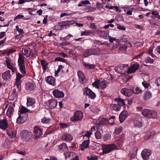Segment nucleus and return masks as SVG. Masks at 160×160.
<instances>
[{
  "label": "nucleus",
  "mask_w": 160,
  "mask_h": 160,
  "mask_svg": "<svg viewBox=\"0 0 160 160\" xmlns=\"http://www.w3.org/2000/svg\"><path fill=\"white\" fill-rule=\"evenodd\" d=\"M13 66V64L11 63L10 64L7 65V67L8 68L11 70L13 72H14L16 70V68Z\"/></svg>",
  "instance_id": "obj_39"
},
{
  "label": "nucleus",
  "mask_w": 160,
  "mask_h": 160,
  "mask_svg": "<svg viewBox=\"0 0 160 160\" xmlns=\"http://www.w3.org/2000/svg\"><path fill=\"white\" fill-rule=\"evenodd\" d=\"M40 62L43 69L46 70L48 68V63L43 59L41 60Z\"/></svg>",
  "instance_id": "obj_28"
},
{
  "label": "nucleus",
  "mask_w": 160,
  "mask_h": 160,
  "mask_svg": "<svg viewBox=\"0 0 160 160\" xmlns=\"http://www.w3.org/2000/svg\"><path fill=\"white\" fill-rule=\"evenodd\" d=\"M102 146L103 155L109 153L112 150L116 149L117 147V146L114 143L103 144H102Z\"/></svg>",
  "instance_id": "obj_3"
},
{
  "label": "nucleus",
  "mask_w": 160,
  "mask_h": 160,
  "mask_svg": "<svg viewBox=\"0 0 160 160\" xmlns=\"http://www.w3.org/2000/svg\"><path fill=\"white\" fill-rule=\"evenodd\" d=\"M17 94L18 92H17L16 89H14L12 93V96L14 98L16 97L17 96Z\"/></svg>",
  "instance_id": "obj_63"
},
{
  "label": "nucleus",
  "mask_w": 160,
  "mask_h": 160,
  "mask_svg": "<svg viewBox=\"0 0 160 160\" xmlns=\"http://www.w3.org/2000/svg\"><path fill=\"white\" fill-rule=\"evenodd\" d=\"M78 75L79 78V81L81 83L84 84L86 83L84 81L85 77H84L83 72L81 71L78 72Z\"/></svg>",
  "instance_id": "obj_20"
},
{
  "label": "nucleus",
  "mask_w": 160,
  "mask_h": 160,
  "mask_svg": "<svg viewBox=\"0 0 160 160\" xmlns=\"http://www.w3.org/2000/svg\"><path fill=\"white\" fill-rule=\"evenodd\" d=\"M72 35H71L70 34H69V35H68L66 37H64V38H62L60 37V40L62 41H66L67 40H68L70 37H72Z\"/></svg>",
  "instance_id": "obj_48"
},
{
  "label": "nucleus",
  "mask_w": 160,
  "mask_h": 160,
  "mask_svg": "<svg viewBox=\"0 0 160 160\" xmlns=\"http://www.w3.org/2000/svg\"><path fill=\"white\" fill-rule=\"evenodd\" d=\"M19 115H21V117L24 122L28 120V115L27 113H21L19 114Z\"/></svg>",
  "instance_id": "obj_35"
},
{
  "label": "nucleus",
  "mask_w": 160,
  "mask_h": 160,
  "mask_svg": "<svg viewBox=\"0 0 160 160\" xmlns=\"http://www.w3.org/2000/svg\"><path fill=\"white\" fill-rule=\"evenodd\" d=\"M100 82L99 80H97L93 82L92 84V85L95 87L96 88L98 89L100 87Z\"/></svg>",
  "instance_id": "obj_37"
},
{
  "label": "nucleus",
  "mask_w": 160,
  "mask_h": 160,
  "mask_svg": "<svg viewBox=\"0 0 160 160\" xmlns=\"http://www.w3.org/2000/svg\"><path fill=\"white\" fill-rule=\"evenodd\" d=\"M58 104V102L53 99H50L46 102V105L50 109H53L55 108Z\"/></svg>",
  "instance_id": "obj_11"
},
{
  "label": "nucleus",
  "mask_w": 160,
  "mask_h": 160,
  "mask_svg": "<svg viewBox=\"0 0 160 160\" xmlns=\"http://www.w3.org/2000/svg\"><path fill=\"white\" fill-rule=\"evenodd\" d=\"M8 134L9 136H10L12 138L15 137L16 135L15 133L13 132H12L11 130L8 131Z\"/></svg>",
  "instance_id": "obj_55"
},
{
  "label": "nucleus",
  "mask_w": 160,
  "mask_h": 160,
  "mask_svg": "<svg viewBox=\"0 0 160 160\" xmlns=\"http://www.w3.org/2000/svg\"><path fill=\"white\" fill-rule=\"evenodd\" d=\"M89 1L88 0H84L81 2L78 5V7H81L84 6V5L88 4H90Z\"/></svg>",
  "instance_id": "obj_43"
},
{
  "label": "nucleus",
  "mask_w": 160,
  "mask_h": 160,
  "mask_svg": "<svg viewBox=\"0 0 160 160\" xmlns=\"http://www.w3.org/2000/svg\"><path fill=\"white\" fill-rule=\"evenodd\" d=\"M8 127V122L6 119L4 118L0 120V128L2 130H6Z\"/></svg>",
  "instance_id": "obj_14"
},
{
  "label": "nucleus",
  "mask_w": 160,
  "mask_h": 160,
  "mask_svg": "<svg viewBox=\"0 0 160 160\" xmlns=\"http://www.w3.org/2000/svg\"><path fill=\"white\" fill-rule=\"evenodd\" d=\"M154 134L155 133L153 132H151L150 133L149 132L144 137V139H149L151 137L154 135Z\"/></svg>",
  "instance_id": "obj_46"
},
{
  "label": "nucleus",
  "mask_w": 160,
  "mask_h": 160,
  "mask_svg": "<svg viewBox=\"0 0 160 160\" xmlns=\"http://www.w3.org/2000/svg\"><path fill=\"white\" fill-rule=\"evenodd\" d=\"M22 75L19 72L16 73V82H19L21 79L22 78Z\"/></svg>",
  "instance_id": "obj_47"
},
{
  "label": "nucleus",
  "mask_w": 160,
  "mask_h": 160,
  "mask_svg": "<svg viewBox=\"0 0 160 160\" xmlns=\"http://www.w3.org/2000/svg\"><path fill=\"white\" fill-rule=\"evenodd\" d=\"M81 36H87L90 35L92 32L89 30H85L84 31H81Z\"/></svg>",
  "instance_id": "obj_42"
},
{
  "label": "nucleus",
  "mask_w": 160,
  "mask_h": 160,
  "mask_svg": "<svg viewBox=\"0 0 160 160\" xmlns=\"http://www.w3.org/2000/svg\"><path fill=\"white\" fill-rule=\"evenodd\" d=\"M107 81L104 80L100 82V86L101 88H105L107 87Z\"/></svg>",
  "instance_id": "obj_41"
},
{
  "label": "nucleus",
  "mask_w": 160,
  "mask_h": 160,
  "mask_svg": "<svg viewBox=\"0 0 160 160\" xmlns=\"http://www.w3.org/2000/svg\"><path fill=\"white\" fill-rule=\"evenodd\" d=\"M94 43L99 45H104L105 44L104 42H102L101 41L97 40L94 41Z\"/></svg>",
  "instance_id": "obj_58"
},
{
  "label": "nucleus",
  "mask_w": 160,
  "mask_h": 160,
  "mask_svg": "<svg viewBox=\"0 0 160 160\" xmlns=\"http://www.w3.org/2000/svg\"><path fill=\"white\" fill-rule=\"evenodd\" d=\"M45 80L49 84L54 86L56 85L55 78L54 77L52 76H49L45 78Z\"/></svg>",
  "instance_id": "obj_16"
},
{
  "label": "nucleus",
  "mask_w": 160,
  "mask_h": 160,
  "mask_svg": "<svg viewBox=\"0 0 160 160\" xmlns=\"http://www.w3.org/2000/svg\"><path fill=\"white\" fill-rule=\"evenodd\" d=\"M95 134L96 138L97 139H99L101 138V134L99 131H97Z\"/></svg>",
  "instance_id": "obj_57"
},
{
  "label": "nucleus",
  "mask_w": 160,
  "mask_h": 160,
  "mask_svg": "<svg viewBox=\"0 0 160 160\" xmlns=\"http://www.w3.org/2000/svg\"><path fill=\"white\" fill-rule=\"evenodd\" d=\"M128 67V64H121L115 67L114 70L116 72L121 74L123 73L125 70V68Z\"/></svg>",
  "instance_id": "obj_6"
},
{
  "label": "nucleus",
  "mask_w": 160,
  "mask_h": 160,
  "mask_svg": "<svg viewBox=\"0 0 160 160\" xmlns=\"http://www.w3.org/2000/svg\"><path fill=\"white\" fill-rule=\"evenodd\" d=\"M128 112L126 111H123L120 114L119 116L120 121L122 122L128 116Z\"/></svg>",
  "instance_id": "obj_19"
},
{
  "label": "nucleus",
  "mask_w": 160,
  "mask_h": 160,
  "mask_svg": "<svg viewBox=\"0 0 160 160\" xmlns=\"http://www.w3.org/2000/svg\"><path fill=\"white\" fill-rule=\"evenodd\" d=\"M83 117V112L80 111H77L74 113L73 116L71 118V120L72 122L78 121L81 120Z\"/></svg>",
  "instance_id": "obj_5"
},
{
  "label": "nucleus",
  "mask_w": 160,
  "mask_h": 160,
  "mask_svg": "<svg viewBox=\"0 0 160 160\" xmlns=\"http://www.w3.org/2000/svg\"><path fill=\"white\" fill-rule=\"evenodd\" d=\"M89 108L90 111L94 113H97V111L100 110V109L95 107H90Z\"/></svg>",
  "instance_id": "obj_44"
},
{
  "label": "nucleus",
  "mask_w": 160,
  "mask_h": 160,
  "mask_svg": "<svg viewBox=\"0 0 160 160\" xmlns=\"http://www.w3.org/2000/svg\"><path fill=\"white\" fill-rule=\"evenodd\" d=\"M142 84L144 87L145 88H148L150 85L149 83H147L145 81L142 82Z\"/></svg>",
  "instance_id": "obj_61"
},
{
  "label": "nucleus",
  "mask_w": 160,
  "mask_h": 160,
  "mask_svg": "<svg viewBox=\"0 0 160 160\" xmlns=\"http://www.w3.org/2000/svg\"><path fill=\"white\" fill-rule=\"evenodd\" d=\"M10 72V71L8 70L2 73V77L4 81L8 80L11 79V75Z\"/></svg>",
  "instance_id": "obj_17"
},
{
  "label": "nucleus",
  "mask_w": 160,
  "mask_h": 160,
  "mask_svg": "<svg viewBox=\"0 0 160 160\" xmlns=\"http://www.w3.org/2000/svg\"><path fill=\"white\" fill-rule=\"evenodd\" d=\"M152 93L149 91H145L144 93L143 99L145 101H148L151 98Z\"/></svg>",
  "instance_id": "obj_22"
},
{
  "label": "nucleus",
  "mask_w": 160,
  "mask_h": 160,
  "mask_svg": "<svg viewBox=\"0 0 160 160\" xmlns=\"http://www.w3.org/2000/svg\"><path fill=\"white\" fill-rule=\"evenodd\" d=\"M68 149V147L65 143H62V144L58 146V149L60 150H64Z\"/></svg>",
  "instance_id": "obj_38"
},
{
  "label": "nucleus",
  "mask_w": 160,
  "mask_h": 160,
  "mask_svg": "<svg viewBox=\"0 0 160 160\" xmlns=\"http://www.w3.org/2000/svg\"><path fill=\"white\" fill-rule=\"evenodd\" d=\"M99 124L101 125L107 124L108 122V119L104 118L99 119Z\"/></svg>",
  "instance_id": "obj_32"
},
{
  "label": "nucleus",
  "mask_w": 160,
  "mask_h": 160,
  "mask_svg": "<svg viewBox=\"0 0 160 160\" xmlns=\"http://www.w3.org/2000/svg\"><path fill=\"white\" fill-rule=\"evenodd\" d=\"M26 89L29 91H32L34 89V86L33 84L30 82H27L26 83Z\"/></svg>",
  "instance_id": "obj_29"
},
{
  "label": "nucleus",
  "mask_w": 160,
  "mask_h": 160,
  "mask_svg": "<svg viewBox=\"0 0 160 160\" xmlns=\"http://www.w3.org/2000/svg\"><path fill=\"white\" fill-rule=\"evenodd\" d=\"M30 111V110H29L28 109L25 107L23 106H22L19 111V112H20V114L22 113L24 114V113H26L27 112H29V113H32L34 112L32 111Z\"/></svg>",
  "instance_id": "obj_26"
},
{
  "label": "nucleus",
  "mask_w": 160,
  "mask_h": 160,
  "mask_svg": "<svg viewBox=\"0 0 160 160\" xmlns=\"http://www.w3.org/2000/svg\"><path fill=\"white\" fill-rule=\"evenodd\" d=\"M110 108L111 111H114L115 112L118 111L121 109L120 106L117 104H111L110 106Z\"/></svg>",
  "instance_id": "obj_25"
},
{
  "label": "nucleus",
  "mask_w": 160,
  "mask_h": 160,
  "mask_svg": "<svg viewBox=\"0 0 160 160\" xmlns=\"http://www.w3.org/2000/svg\"><path fill=\"white\" fill-rule=\"evenodd\" d=\"M139 67V65L138 63L132 64L131 67L128 69L127 71L128 73H132L138 70Z\"/></svg>",
  "instance_id": "obj_12"
},
{
  "label": "nucleus",
  "mask_w": 160,
  "mask_h": 160,
  "mask_svg": "<svg viewBox=\"0 0 160 160\" xmlns=\"http://www.w3.org/2000/svg\"><path fill=\"white\" fill-rule=\"evenodd\" d=\"M35 98L30 97L27 98V105L28 107H30L32 106L35 103Z\"/></svg>",
  "instance_id": "obj_24"
},
{
  "label": "nucleus",
  "mask_w": 160,
  "mask_h": 160,
  "mask_svg": "<svg viewBox=\"0 0 160 160\" xmlns=\"http://www.w3.org/2000/svg\"><path fill=\"white\" fill-rule=\"evenodd\" d=\"M75 21L73 20L66 21H65L59 22L58 24L60 25L61 29H65L67 28V26L74 23Z\"/></svg>",
  "instance_id": "obj_7"
},
{
  "label": "nucleus",
  "mask_w": 160,
  "mask_h": 160,
  "mask_svg": "<svg viewBox=\"0 0 160 160\" xmlns=\"http://www.w3.org/2000/svg\"><path fill=\"white\" fill-rule=\"evenodd\" d=\"M142 91L138 87H133L132 89H128L126 88H122L121 90V92L125 96L129 97L133 93L136 94H139L142 92Z\"/></svg>",
  "instance_id": "obj_1"
},
{
  "label": "nucleus",
  "mask_w": 160,
  "mask_h": 160,
  "mask_svg": "<svg viewBox=\"0 0 160 160\" xmlns=\"http://www.w3.org/2000/svg\"><path fill=\"white\" fill-rule=\"evenodd\" d=\"M15 50H14L13 49H9L7 50H6L4 52V54L7 55V56H9L11 53L13 52L14 51H15Z\"/></svg>",
  "instance_id": "obj_45"
},
{
  "label": "nucleus",
  "mask_w": 160,
  "mask_h": 160,
  "mask_svg": "<svg viewBox=\"0 0 160 160\" xmlns=\"http://www.w3.org/2000/svg\"><path fill=\"white\" fill-rule=\"evenodd\" d=\"M122 127L119 126L115 128L114 133L115 134H119L122 131Z\"/></svg>",
  "instance_id": "obj_36"
},
{
  "label": "nucleus",
  "mask_w": 160,
  "mask_h": 160,
  "mask_svg": "<svg viewBox=\"0 0 160 160\" xmlns=\"http://www.w3.org/2000/svg\"><path fill=\"white\" fill-rule=\"evenodd\" d=\"M156 19H151L148 20L150 24L152 26H159L158 24L156 23Z\"/></svg>",
  "instance_id": "obj_40"
},
{
  "label": "nucleus",
  "mask_w": 160,
  "mask_h": 160,
  "mask_svg": "<svg viewBox=\"0 0 160 160\" xmlns=\"http://www.w3.org/2000/svg\"><path fill=\"white\" fill-rule=\"evenodd\" d=\"M72 139V135L68 133H65L62 136V140L63 141L70 142L71 141Z\"/></svg>",
  "instance_id": "obj_21"
},
{
  "label": "nucleus",
  "mask_w": 160,
  "mask_h": 160,
  "mask_svg": "<svg viewBox=\"0 0 160 160\" xmlns=\"http://www.w3.org/2000/svg\"><path fill=\"white\" fill-rule=\"evenodd\" d=\"M16 28L17 31L20 34L23 33H24L23 29L20 28H19L18 26H16Z\"/></svg>",
  "instance_id": "obj_59"
},
{
  "label": "nucleus",
  "mask_w": 160,
  "mask_h": 160,
  "mask_svg": "<svg viewBox=\"0 0 160 160\" xmlns=\"http://www.w3.org/2000/svg\"><path fill=\"white\" fill-rule=\"evenodd\" d=\"M142 114L146 118H155L157 117V113L154 110L144 109L142 111Z\"/></svg>",
  "instance_id": "obj_4"
},
{
  "label": "nucleus",
  "mask_w": 160,
  "mask_h": 160,
  "mask_svg": "<svg viewBox=\"0 0 160 160\" xmlns=\"http://www.w3.org/2000/svg\"><path fill=\"white\" fill-rule=\"evenodd\" d=\"M25 58L23 55H22L21 53L19 54L18 60V66L25 65L24 62Z\"/></svg>",
  "instance_id": "obj_23"
},
{
  "label": "nucleus",
  "mask_w": 160,
  "mask_h": 160,
  "mask_svg": "<svg viewBox=\"0 0 160 160\" xmlns=\"http://www.w3.org/2000/svg\"><path fill=\"white\" fill-rule=\"evenodd\" d=\"M114 101L117 102V104L118 105L120 108L122 106H124L125 105V103L123 99L119 98H116L114 99Z\"/></svg>",
  "instance_id": "obj_27"
},
{
  "label": "nucleus",
  "mask_w": 160,
  "mask_h": 160,
  "mask_svg": "<svg viewBox=\"0 0 160 160\" xmlns=\"http://www.w3.org/2000/svg\"><path fill=\"white\" fill-rule=\"evenodd\" d=\"M90 140L88 139V140L84 141L82 143V146L83 147L87 148L89 147Z\"/></svg>",
  "instance_id": "obj_34"
},
{
  "label": "nucleus",
  "mask_w": 160,
  "mask_h": 160,
  "mask_svg": "<svg viewBox=\"0 0 160 160\" xmlns=\"http://www.w3.org/2000/svg\"><path fill=\"white\" fill-rule=\"evenodd\" d=\"M19 70L22 74H25L26 72L25 65L18 66Z\"/></svg>",
  "instance_id": "obj_33"
},
{
  "label": "nucleus",
  "mask_w": 160,
  "mask_h": 160,
  "mask_svg": "<svg viewBox=\"0 0 160 160\" xmlns=\"http://www.w3.org/2000/svg\"><path fill=\"white\" fill-rule=\"evenodd\" d=\"M14 110V109L12 106H11L9 107L7 111V115L9 117H11Z\"/></svg>",
  "instance_id": "obj_30"
},
{
  "label": "nucleus",
  "mask_w": 160,
  "mask_h": 160,
  "mask_svg": "<svg viewBox=\"0 0 160 160\" xmlns=\"http://www.w3.org/2000/svg\"><path fill=\"white\" fill-rule=\"evenodd\" d=\"M88 160H96L97 157L95 156L91 155L90 157H88Z\"/></svg>",
  "instance_id": "obj_64"
},
{
  "label": "nucleus",
  "mask_w": 160,
  "mask_h": 160,
  "mask_svg": "<svg viewBox=\"0 0 160 160\" xmlns=\"http://www.w3.org/2000/svg\"><path fill=\"white\" fill-rule=\"evenodd\" d=\"M54 61L55 62L60 61L62 62H65L66 61V60L61 57H58L54 59Z\"/></svg>",
  "instance_id": "obj_53"
},
{
  "label": "nucleus",
  "mask_w": 160,
  "mask_h": 160,
  "mask_svg": "<svg viewBox=\"0 0 160 160\" xmlns=\"http://www.w3.org/2000/svg\"><path fill=\"white\" fill-rule=\"evenodd\" d=\"M111 138V135L109 134H106L104 136V140H107L108 139H110Z\"/></svg>",
  "instance_id": "obj_60"
},
{
  "label": "nucleus",
  "mask_w": 160,
  "mask_h": 160,
  "mask_svg": "<svg viewBox=\"0 0 160 160\" xmlns=\"http://www.w3.org/2000/svg\"><path fill=\"white\" fill-rule=\"evenodd\" d=\"M64 68V67L62 66V65H60L58 66V69L57 71H56L55 72V76H56L58 73L60 72L61 69H62Z\"/></svg>",
  "instance_id": "obj_56"
},
{
  "label": "nucleus",
  "mask_w": 160,
  "mask_h": 160,
  "mask_svg": "<svg viewBox=\"0 0 160 160\" xmlns=\"http://www.w3.org/2000/svg\"><path fill=\"white\" fill-rule=\"evenodd\" d=\"M50 119L48 118H47L46 117L43 118L41 120V122L43 123H48L50 122Z\"/></svg>",
  "instance_id": "obj_49"
},
{
  "label": "nucleus",
  "mask_w": 160,
  "mask_h": 160,
  "mask_svg": "<svg viewBox=\"0 0 160 160\" xmlns=\"http://www.w3.org/2000/svg\"><path fill=\"white\" fill-rule=\"evenodd\" d=\"M134 123L135 125L136 126H137L139 127H140L142 126V123L140 121L138 120H135L134 121Z\"/></svg>",
  "instance_id": "obj_54"
},
{
  "label": "nucleus",
  "mask_w": 160,
  "mask_h": 160,
  "mask_svg": "<svg viewBox=\"0 0 160 160\" xmlns=\"http://www.w3.org/2000/svg\"><path fill=\"white\" fill-rule=\"evenodd\" d=\"M101 49L99 48H90L84 50L83 53V57L84 58L89 57L92 55H98L101 54Z\"/></svg>",
  "instance_id": "obj_2"
},
{
  "label": "nucleus",
  "mask_w": 160,
  "mask_h": 160,
  "mask_svg": "<svg viewBox=\"0 0 160 160\" xmlns=\"http://www.w3.org/2000/svg\"><path fill=\"white\" fill-rule=\"evenodd\" d=\"M83 66L85 68L87 69H93L95 68V66L92 64H89L86 63H83Z\"/></svg>",
  "instance_id": "obj_31"
},
{
  "label": "nucleus",
  "mask_w": 160,
  "mask_h": 160,
  "mask_svg": "<svg viewBox=\"0 0 160 160\" xmlns=\"http://www.w3.org/2000/svg\"><path fill=\"white\" fill-rule=\"evenodd\" d=\"M32 137V133L31 132L28 131H25L22 136L24 140L28 141L31 139Z\"/></svg>",
  "instance_id": "obj_15"
},
{
  "label": "nucleus",
  "mask_w": 160,
  "mask_h": 160,
  "mask_svg": "<svg viewBox=\"0 0 160 160\" xmlns=\"http://www.w3.org/2000/svg\"><path fill=\"white\" fill-rule=\"evenodd\" d=\"M59 125L60 128L62 129L67 128L69 126L68 124L63 123H59Z\"/></svg>",
  "instance_id": "obj_52"
},
{
  "label": "nucleus",
  "mask_w": 160,
  "mask_h": 160,
  "mask_svg": "<svg viewBox=\"0 0 160 160\" xmlns=\"http://www.w3.org/2000/svg\"><path fill=\"white\" fill-rule=\"evenodd\" d=\"M65 158H67L70 157L71 156V152H65L64 153Z\"/></svg>",
  "instance_id": "obj_62"
},
{
  "label": "nucleus",
  "mask_w": 160,
  "mask_h": 160,
  "mask_svg": "<svg viewBox=\"0 0 160 160\" xmlns=\"http://www.w3.org/2000/svg\"><path fill=\"white\" fill-rule=\"evenodd\" d=\"M33 132L36 134L34 139L37 140L42 135V130L38 126L34 127Z\"/></svg>",
  "instance_id": "obj_9"
},
{
  "label": "nucleus",
  "mask_w": 160,
  "mask_h": 160,
  "mask_svg": "<svg viewBox=\"0 0 160 160\" xmlns=\"http://www.w3.org/2000/svg\"><path fill=\"white\" fill-rule=\"evenodd\" d=\"M154 60L153 59L151 58L150 57H148L146 59L145 61V62L146 63H152L153 62Z\"/></svg>",
  "instance_id": "obj_50"
},
{
  "label": "nucleus",
  "mask_w": 160,
  "mask_h": 160,
  "mask_svg": "<svg viewBox=\"0 0 160 160\" xmlns=\"http://www.w3.org/2000/svg\"><path fill=\"white\" fill-rule=\"evenodd\" d=\"M53 96L56 98H61L64 96V94L62 91L55 89L53 91Z\"/></svg>",
  "instance_id": "obj_13"
},
{
  "label": "nucleus",
  "mask_w": 160,
  "mask_h": 160,
  "mask_svg": "<svg viewBox=\"0 0 160 160\" xmlns=\"http://www.w3.org/2000/svg\"><path fill=\"white\" fill-rule=\"evenodd\" d=\"M21 115L19 114V116L17 119V122L18 124H21L24 123L21 117Z\"/></svg>",
  "instance_id": "obj_51"
},
{
  "label": "nucleus",
  "mask_w": 160,
  "mask_h": 160,
  "mask_svg": "<svg viewBox=\"0 0 160 160\" xmlns=\"http://www.w3.org/2000/svg\"><path fill=\"white\" fill-rule=\"evenodd\" d=\"M23 55H24L27 58H28L30 56L31 54V50L30 48H23L21 51Z\"/></svg>",
  "instance_id": "obj_18"
},
{
  "label": "nucleus",
  "mask_w": 160,
  "mask_h": 160,
  "mask_svg": "<svg viewBox=\"0 0 160 160\" xmlns=\"http://www.w3.org/2000/svg\"><path fill=\"white\" fill-rule=\"evenodd\" d=\"M86 95L88 96V98L92 99H94L96 97V94L90 89L88 88L85 89Z\"/></svg>",
  "instance_id": "obj_10"
},
{
  "label": "nucleus",
  "mask_w": 160,
  "mask_h": 160,
  "mask_svg": "<svg viewBox=\"0 0 160 160\" xmlns=\"http://www.w3.org/2000/svg\"><path fill=\"white\" fill-rule=\"evenodd\" d=\"M151 153V151L150 150L146 149H144L141 153L143 159L145 160H148Z\"/></svg>",
  "instance_id": "obj_8"
}]
</instances>
